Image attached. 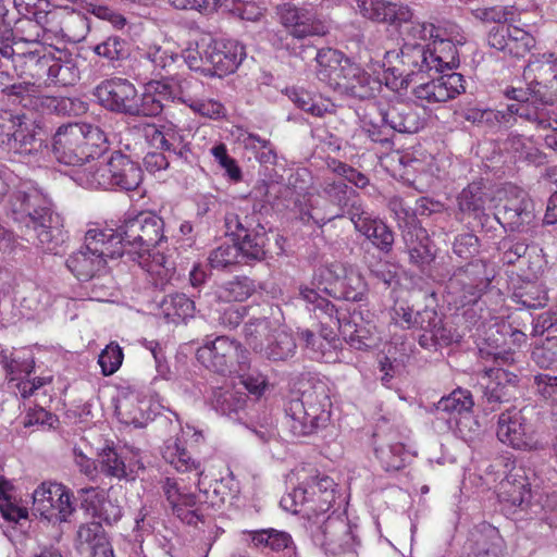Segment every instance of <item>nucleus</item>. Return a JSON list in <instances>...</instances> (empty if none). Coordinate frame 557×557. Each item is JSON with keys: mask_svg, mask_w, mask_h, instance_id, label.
Instances as JSON below:
<instances>
[{"mask_svg": "<svg viewBox=\"0 0 557 557\" xmlns=\"http://www.w3.org/2000/svg\"><path fill=\"white\" fill-rule=\"evenodd\" d=\"M359 321H362V317L357 312H354L349 320L344 319L343 334L348 337L352 346L361 349L371 346L370 341L375 332V325L369 321L364 324Z\"/></svg>", "mask_w": 557, "mask_h": 557, "instance_id": "nucleus-55", "label": "nucleus"}, {"mask_svg": "<svg viewBox=\"0 0 557 557\" xmlns=\"http://www.w3.org/2000/svg\"><path fill=\"white\" fill-rule=\"evenodd\" d=\"M250 539L255 547L268 549L276 557H295L296 544L288 532L273 528L251 531Z\"/></svg>", "mask_w": 557, "mask_h": 557, "instance_id": "nucleus-32", "label": "nucleus"}, {"mask_svg": "<svg viewBox=\"0 0 557 557\" xmlns=\"http://www.w3.org/2000/svg\"><path fill=\"white\" fill-rule=\"evenodd\" d=\"M0 46H22L23 50L42 47H53V38L48 32V25H41L37 20L30 17L18 18L12 30V38L0 37Z\"/></svg>", "mask_w": 557, "mask_h": 557, "instance_id": "nucleus-26", "label": "nucleus"}, {"mask_svg": "<svg viewBox=\"0 0 557 557\" xmlns=\"http://www.w3.org/2000/svg\"><path fill=\"white\" fill-rule=\"evenodd\" d=\"M115 413L127 425L140 428L145 423V413L140 407V395L131 388H122L115 400Z\"/></svg>", "mask_w": 557, "mask_h": 557, "instance_id": "nucleus-43", "label": "nucleus"}, {"mask_svg": "<svg viewBox=\"0 0 557 557\" xmlns=\"http://www.w3.org/2000/svg\"><path fill=\"white\" fill-rule=\"evenodd\" d=\"M21 47L0 46V54L12 59L14 73L18 79L34 81L42 89L47 85V75L50 63L53 61V47L27 50H23Z\"/></svg>", "mask_w": 557, "mask_h": 557, "instance_id": "nucleus-16", "label": "nucleus"}, {"mask_svg": "<svg viewBox=\"0 0 557 557\" xmlns=\"http://www.w3.org/2000/svg\"><path fill=\"white\" fill-rule=\"evenodd\" d=\"M394 26L398 28L404 42L426 39L444 40L440 37V30L434 24L413 20V13L409 8L408 16H405L404 20H397Z\"/></svg>", "mask_w": 557, "mask_h": 557, "instance_id": "nucleus-48", "label": "nucleus"}, {"mask_svg": "<svg viewBox=\"0 0 557 557\" xmlns=\"http://www.w3.org/2000/svg\"><path fill=\"white\" fill-rule=\"evenodd\" d=\"M300 296L305 301L312 305L310 310L313 311L314 317L320 320L322 325L319 335H315L310 330H304L300 332V338L318 357L324 358L327 352H331L332 348L336 347L338 338H336L333 327L344 329V319L339 317L335 305L329 299L321 297L315 289L301 287Z\"/></svg>", "mask_w": 557, "mask_h": 557, "instance_id": "nucleus-11", "label": "nucleus"}, {"mask_svg": "<svg viewBox=\"0 0 557 557\" xmlns=\"http://www.w3.org/2000/svg\"><path fill=\"white\" fill-rule=\"evenodd\" d=\"M535 44L536 40L531 33L512 25L505 54L517 59L524 58L535 47Z\"/></svg>", "mask_w": 557, "mask_h": 557, "instance_id": "nucleus-62", "label": "nucleus"}, {"mask_svg": "<svg viewBox=\"0 0 557 557\" xmlns=\"http://www.w3.org/2000/svg\"><path fill=\"white\" fill-rule=\"evenodd\" d=\"M385 115L392 133L414 134L423 127V120L417 111L404 102L387 106Z\"/></svg>", "mask_w": 557, "mask_h": 557, "instance_id": "nucleus-40", "label": "nucleus"}, {"mask_svg": "<svg viewBox=\"0 0 557 557\" xmlns=\"http://www.w3.org/2000/svg\"><path fill=\"white\" fill-rule=\"evenodd\" d=\"M47 78V85L44 88L74 86L79 79V70L75 60L71 55H65L63 59L61 55L55 57L53 54Z\"/></svg>", "mask_w": 557, "mask_h": 557, "instance_id": "nucleus-49", "label": "nucleus"}, {"mask_svg": "<svg viewBox=\"0 0 557 557\" xmlns=\"http://www.w3.org/2000/svg\"><path fill=\"white\" fill-rule=\"evenodd\" d=\"M95 96L110 111L138 116V94L124 78H111L96 87Z\"/></svg>", "mask_w": 557, "mask_h": 557, "instance_id": "nucleus-21", "label": "nucleus"}, {"mask_svg": "<svg viewBox=\"0 0 557 557\" xmlns=\"http://www.w3.org/2000/svg\"><path fill=\"white\" fill-rule=\"evenodd\" d=\"M523 78L541 100L557 98V58L553 52L532 54L523 70Z\"/></svg>", "mask_w": 557, "mask_h": 557, "instance_id": "nucleus-19", "label": "nucleus"}, {"mask_svg": "<svg viewBox=\"0 0 557 557\" xmlns=\"http://www.w3.org/2000/svg\"><path fill=\"white\" fill-rule=\"evenodd\" d=\"M172 92L169 77L148 82L141 96H138V116L161 114L164 107L172 103Z\"/></svg>", "mask_w": 557, "mask_h": 557, "instance_id": "nucleus-29", "label": "nucleus"}, {"mask_svg": "<svg viewBox=\"0 0 557 557\" xmlns=\"http://www.w3.org/2000/svg\"><path fill=\"white\" fill-rule=\"evenodd\" d=\"M507 193L509 196L499 207L498 213L503 214L504 220L511 226L519 227L530 223L533 212L527 193L517 187L510 188Z\"/></svg>", "mask_w": 557, "mask_h": 557, "instance_id": "nucleus-33", "label": "nucleus"}, {"mask_svg": "<svg viewBox=\"0 0 557 557\" xmlns=\"http://www.w3.org/2000/svg\"><path fill=\"white\" fill-rule=\"evenodd\" d=\"M459 52L451 40L431 44L404 42L399 51L388 50L383 58V78L393 91L408 88L411 77L431 71L443 73L459 66Z\"/></svg>", "mask_w": 557, "mask_h": 557, "instance_id": "nucleus-1", "label": "nucleus"}, {"mask_svg": "<svg viewBox=\"0 0 557 557\" xmlns=\"http://www.w3.org/2000/svg\"><path fill=\"white\" fill-rule=\"evenodd\" d=\"M360 127L371 141L383 146L392 144V129L384 107L376 103L369 106L361 117Z\"/></svg>", "mask_w": 557, "mask_h": 557, "instance_id": "nucleus-38", "label": "nucleus"}, {"mask_svg": "<svg viewBox=\"0 0 557 557\" xmlns=\"http://www.w3.org/2000/svg\"><path fill=\"white\" fill-rule=\"evenodd\" d=\"M172 92V103H181L191 108L200 96L205 94L202 81L193 76L174 78L169 77Z\"/></svg>", "mask_w": 557, "mask_h": 557, "instance_id": "nucleus-51", "label": "nucleus"}, {"mask_svg": "<svg viewBox=\"0 0 557 557\" xmlns=\"http://www.w3.org/2000/svg\"><path fill=\"white\" fill-rule=\"evenodd\" d=\"M48 32L54 39L78 42L85 38L88 29L86 16L67 7L48 11L45 15Z\"/></svg>", "mask_w": 557, "mask_h": 557, "instance_id": "nucleus-24", "label": "nucleus"}, {"mask_svg": "<svg viewBox=\"0 0 557 557\" xmlns=\"http://www.w3.org/2000/svg\"><path fill=\"white\" fill-rule=\"evenodd\" d=\"M65 265L78 281L86 282L99 275L107 263L99 255H95L81 246L79 249L67 257Z\"/></svg>", "mask_w": 557, "mask_h": 557, "instance_id": "nucleus-37", "label": "nucleus"}, {"mask_svg": "<svg viewBox=\"0 0 557 557\" xmlns=\"http://www.w3.org/2000/svg\"><path fill=\"white\" fill-rule=\"evenodd\" d=\"M487 382L484 384V398L494 411L503 403L517 398L519 377L513 372L503 368H490L484 371Z\"/></svg>", "mask_w": 557, "mask_h": 557, "instance_id": "nucleus-25", "label": "nucleus"}, {"mask_svg": "<svg viewBox=\"0 0 557 557\" xmlns=\"http://www.w3.org/2000/svg\"><path fill=\"white\" fill-rule=\"evenodd\" d=\"M92 51L108 61H120L128 55V44L120 36L113 35L95 45Z\"/></svg>", "mask_w": 557, "mask_h": 557, "instance_id": "nucleus-64", "label": "nucleus"}, {"mask_svg": "<svg viewBox=\"0 0 557 557\" xmlns=\"http://www.w3.org/2000/svg\"><path fill=\"white\" fill-rule=\"evenodd\" d=\"M108 148L104 132L90 124L61 125L53 136L52 153L65 165H83Z\"/></svg>", "mask_w": 557, "mask_h": 557, "instance_id": "nucleus-6", "label": "nucleus"}, {"mask_svg": "<svg viewBox=\"0 0 557 557\" xmlns=\"http://www.w3.org/2000/svg\"><path fill=\"white\" fill-rule=\"evenodd\" d=\"M111 170L113 187L134 190L141 182L140 166L120 151H114L111 154Z\"/></svg>", "mask_w": 557, "mask_h": 557, "instance_id": "nucleus-39", "label": "nucleus"}, {"mask_svg": "<svg viewBox=\"0 0 557 557\" xmlns=\"http://www.w3.org/2000/svg\"><path fill=\"white\" fill-rule=\"evenodd\" d=\"M107 537L106 530L101 522L90 521L82 523L75 536L76 548L81 552H88L91 547Z\"/></svg>", "mask_w": 557, "mask_h": 557, "instance_id": "nucleus-61", "label": "nucleus"}, {"mask_svg": "<svg viewBox=\"0 0 557 557\" xmlns=\"http://www.w3.org/2000/svg\"><path fill=\"white\" fill-rule=\"evenodd\" d=\"M44 202L37 193L15 191L10 199L12 219L27 242L44 252L58 255L67 238L66 232L60 215Z\"/></svg>", "mask_w": 557, "mask_h": 557, "instance_id": "nucleus-4", "label": "nucleus"}, {"mask_svg": "<svg viewBox=\"0 0 557 557\" xmlns=\"http://www.w3.org/2000/svg\"><path fill=\"white\" fill-rule=\"evenodd\" d=\"M295 210L304 224L318 227H323L327 222L339 218V213L333 212L320 191L300 195L295 201Z\"/></svg>", "mask_w": 557, "mask_h": 557, "instance_id": "nucleus-28", "label": "nucleus"}, {"mask_svg": "<svg viewBox=\"0 0 557 557\" xmlns=\"http://www.w3.org/2000/svg\"><path fill=\"white\" fill-rule=\"evenodd\" d=\"M403 239L410 261L423 267L434 260V253L431 250V239L425 228L420 225L408 226L403 233Z\"/></svg>", "mask_w": 557, "mask_h": 557, "instance_id": "nucleus-36", "label": "nucleus"}, {"mask_svg": "<svg viewBox=\"0 0 557 557\" xmlns=\"http://www.w3.org/2000/svg\"><path fill=\"white\" fill-rule=\"evenodd\" d=\"M488 195L482 182H472L465 187L457 197L460 213L474 220L485 215V206Z\"/></svg>", "mask_w": 557, "mask_h": 557, "instance_id": "nucleus-42", "label": "nucleus"}, {"mask_svg": "<svg viewBox=\"0 0 557 557\" xmlns=\"http://www.w3.org/2000/svg\"><path fill=\"white\" fill-rule=\"evenodd\" d=\"M320 193L327 200L330 208L335 213H339V218L344 216L345 207L356 190L349 187L344 180L325 178L321 185Z\"/></svg>", "mask_w": 557, "mask_h": 557, "instance_id": "nucleus-52", "label": "nucleus"}, {"mask_svg": "<svg viewBox=\"0 0 557 557\" xmlns=\"http://www.w3.org/2000/svg\"><path fill=\"white\" fill-rule=\"evenodd\" d=\"M162 458L178 472H194L197 481L195 488L188 485L182 478H165L161 488L166 507L181 522L197 527L203 523L209 505L202 499L200 478L203 467L200 460L191 457L184 443L180 438H169L162 447Z\"/></svg>", "mask_w": 557, "mask_h": 557, "instance_id": "nucleus-2", "label": "nucleus"}, {"mask_svg": "<svg viewBox=\"0 0 557 557\" xmlns=\"http://www.w3.org/2000/svg\"><path fill=\"white\" fill-rule=\"evenodd\" d=\"M474 401L468 389L457 388L449 395L443 396L437 403V410L449 414H462L471 412Z\"/></svg>", "mask_w": 557, "mask_h": 557, "instance_id": "nucleus-59", "label": "nucleus"}, {"mask_svg": "<svg viewBox=\"0 0 557 557\" xmlns=\"http://www.w3.org/2000/svg\"><path fill=\"white\" fill-rule=\"evenodd\" d=\"M315 542L326 554L338 556L349 550L354 535L347 517L344 513L332 510L318 523H308Z\"/></svg>", "mask_w": 557, "mask_h": 557, "instance_id": "nucleus-17", "label": "nucleus"}, {"mask_svg": "<svg viewBox=\"0 0 557 557\" xmlns=\"http://www.w3.org/2000/svg\"><path fill=\"white\" fill-rule=\"evenodd\" d=\"M288 98L302 111L317 117H323L336 112L335 104L320 95H312L304 88L287 89Z\"/></svg>", "mask_w": 557, "mask_h": 557, "instance_id": "nucleus-47", "label": "nucleus"}, {"mask_svg": "<svg viewBox=\"0 0 557 557\" xmlns=\"http://www.w3.org/2000/svg\"><path fill=\"white\" fill-rule=\"evenodd\" d=\"M357 232L366 236L383 253H389L394 245V232L379 218H369L357 224Z\"/></svg>", "mask_w": 557, "mask_h": 557, "instance_id": "nucleus-50", "label": "nucleus"}, {"mask_svg": "<svg viewBox=\"0 0 557 557\" xmlns=\"http://www.w3.org/2000/svg\"><path fill=\"white\" fill-rule=\"evenodd\" d=\"M206 52L212 75L219 77L233 74L247 55L246 47L236 39H209Z\"/></svg>", "mask_w": 557, "mask_h": 557, "instance_id": "nucleus-23", "label": "nucleus"}, {"mask_svg": "<svg viewBox=\"0 0 557 557\" xmlns=\"http://www.w3.org/2000/svg\"><path fill=\"white\" fill-rule=\"evenodd\" d=\"M331 409L327 384L319 379H310L302 383L299 397L285 404V423L294 436H308L329 424Z\"/></svg>", "mask_w": 557, "mask_h": 557, "instance_id": "nucleus-5", "label": "nucleus"}, {"mask_svg": "<svg viewBox=\"0 0 557 557\" xmlns=\"http://www.w3.org/2000/svg\"><path fill=\"white\" fill-rule=\"evenodd\" d=\"M490 468L504 474L496 485V494L502 504L521 509L531 504V482L523 466L518 465L510 456H500Z\"/></svg>", "mask_w": 557, "mask_h": 557, "instance_id": "nucleus-14", "label": "nucleus"}, {"mask_svg": "<svg viewBox=\"0 0 557 557\" xmlns=\"http://www.w3.org/2000/svg\"><path fill=\"white\" fill-rule=\"evenodd\" d=\"M317 77L332 89L364 97L368 74L336 49L323 48L317 52Z\"/></svg>", "mask_w": 557, "mask_h": 557, "instance_id": "nucleus-7", "label": "nucleus"}, {"mask_svg": "<svg viewBox=\"0 0 557 557\" xmlns=\"http://www.w3.org/2000/svg\"><path fill=\"white\" fill-rule=\"evenodd\" d=\"M534 394L557 414V375L539 373L533 380Z\"/></svg>", "mask_w": 557, "mask_h": 557, "instance_id": "nucleus-63", "label": "nucleus"}, {"mask_svg": "<svg viewBox=\"0 0 557 557\" xmlns=\"http://www.w3.org/2000/svg\"><path fill=\"white\" fill-rule=\"evenodd\" d=\"M295 349L296 344L293 336L286 331L277 329L273 331L261 354L269 359L278 361L292 357Z\"/></svg>", "mask_w": 557, "mask_h": 557, "instance_id": "nucleus-56", "label": "nucleus"}, {"mask_svg": "<svg viewBox=\"0 0 557 557\" xmlns=\"http://www.w3.org/2000/svg\"><path fill=\"white\" fill-rule=\"evenodd\" d=\"M160 308L166 320L172 323L183 322L193 318L195 313V302L182 293L166 295Z\"/></svg>", "mask_w": 557, "mask_h": 557, "instance_id": "nucleus-54", "label": "nucleus"}, {"mask_svg": "<svg viewBox=\"0 0 557 557\" xmlns=\"http://www.w3.org/2000/svg\"><path fill=\"white\" fill-rule=\"evenodd\" d=\"M273 332L270 329V321L265 318L253 319L245 324L244 335L247 344L258 352H262L265 343Z\"/></svg>", "mask_w": 557, "mask_h": 557, "instance_id": "nucleus-60", "label": "nucleus"}, {"mask_svg": "<svg viewBox=\"0 0 557 557\" xmlns=\"http://www.w3.org/2000/svg\"><path fill=\"white\" fill-rule=\"evenodd\" d=\"M33 511L53 524L66 522L75 511L73 494L61 483L42 482L33 493Z\"/></svg>", "mask_w": 557, "mask_h": 557, "instance_id": "nucleus-15", "label": "nucleus"}, {"mask_svg": "<svg viewBox=\"0 0 557 557\" xmlns=\"http://www.w3.org/2000/svg\"><path fill=\"white\" fill-rule=\"evenodd\" d=\"M505 545L496 528L484 524L465 557H504Z\"/></svg>", "mask_w": 557, "mask_h": 557, "instance_id": "nucleus-46", "label": "nucleus"}, {"mask_svg": "<svg viewBox=\"0 0 557 557\" xmlns=\"http://www.w3.org/2000/svg\"><path fill=\"white\" fill-rule=\"evenodd\" d=\"M163 134L169 149L166 151L177 154L184 161L189 162L193 156L190 143L187 140L185 126L162 122Z\"/></svg>", "mask_w": 557, "mask_h": 557, "instance_id": "nucleus-57", "label": "nucleus"}, {"mask_svg": "<svg viewBox=\"0 0 557 557\" xmlns=\"http://www.w3.org/2000/svg\"><path fill=\"white\" fill-rule=\"evenodd\" d=\"M512 285L511 298L515 302L528 308H544L548 302V295L545 286L539 281H516L510 276Z\"/></svg>", "mask_w": 557, "mask_h": 557, "instance_id": "nucleus-41", "label": "nucleus"}, {"mask_svg": "<svg viewBox=\"0 0 557 557\" xmlns=\"http://www.w3.org/2000/svg\"><path fill=\"white\" fill-rule=\"evenodd\" d=\"M359 13L377 23L394 25L397 20L408 16V7L386 0H357Z\"/></svg>", "mask_w": 557, "mask_h": 557, "instance_id": "nucleus-34", "label": "nucleus"}, {"mask_svg": "<svg viewBox=\"0 0 557 557\" xmlns=\"http://www.w3.org/2000/svg\"><path fill=\"white\" fill-rule=\"evenodd\" d=\"M36 149V138L25 114L0 111V151L28 154Z\"/></svg>", "mask_w": 557, "mask_h": 557, "instance_id": "nucleus-18", "label": "nucleus"}, {"mask_svg": "<svg viewBox=\"0 0 557 557\" xmlns=\"http://www.w3.org/2000/svg\"><path fill=\"white\" fill-rule=\"evenodd\" d=\"M375 458L381 467L389 471H399L405 467V445L396 438L377 437L374 442Z\"/></svg>", "mask_w": 557, "mask_h": 557, "instance_id": "nucleus-45", "label": "nucleus"}, {"mask_svg": "<svg viewBox=\"0 0 557 557\" xmlns=\"http://www.w3.org/2000/svg\"><path fill=\"white\" fill-rule=\"evenodd\" d=\"M87 250L99 255L107 263L109 259H115L124 255L123 243L119 228H90L85 234L83 245Z\"/></svg>", "mask_w": 557, "mask_h": 557, "instance_id": "nucleus-30", "label": "nucleus"}, {"mask_svg": "<svg viewBox=\"0 0 557 557\" xmlns=\"http://www.w3.org/2000/svg\"><path fill=\"white\" fill-rule=\"evenodd\" d=\"M282 24L289 28V33L299 39L308 36H323L326 34L325 25L314 20L301 9L285 4L281 10Z\"/></svg>", "mask_w": 557, "mask_h": 557, "instance_id": "nucleus-31", "label": "nucleus"}, {"mask_svg": "<svg viewBox=\"0 0 557 557\" xmlns=\"http://www.w3.org/2000/svg\"><path fill=\"white\" fill-rule=\"evenodd\" d=\"M504 149L515 162L534 166L547 163V156L536 146L532 137L511 134L504 143Z\"/></svg>", "mask_w": 557, "mask_h": 557, "instance_id": "nucleus-35", "label": "nucleus"}, {"mask_svg": "<svg viewBox=\"0 0 557 557\" xmlns=\"http://www.w3.org/2000/svg\"><path fill=\"white\" fill-rule=\"evenodd\" d=\"M248 401V395L231 383L212 388L210 396V405L218 413L245 423Z\"/></svg>", "mask_w": 557, "mask_h": 557, "instance_id": "nucleus-27", "label": "nucleus"}, {"mask_svg": "<svg viewBox=\"0 0 557 557\" xmlns=\"http://www.w3.org/2000/svg\"><path fill=\"white\" fill-rule=\"evenodd\" d=\"M497 437L504 444L520 450L539 448V441L524 410H507L498 418Z\"/></svg>", "mask_w": 557, "mask_h": 557, "instance_id": "nucleus-20", "label": "nucleus"}, {"mask_svg": "<svg viewBox=\"0 0 557 557\" xmlns=\"http://www.w3.org/2000/svg\"><path fill=\"white\" fill-rule=\"evenodd\" d=\"M82 508L107 522L111 518L106 507L111 503L107 499L106 492L99 487H87L78 491Z\"/></svg>", "mask_w": 557, "mask_h": 557, "instance_id": "nucleus-58", "label": "nucleus"}, {"mask_svg": "<svg viewBox=\"0 0 557 557\" xmlns=\"http://www.w3.org/2000/svg\"><path fill=\"white\" fill-rule=\"evenodd\" d=\"M256 292L255 282L248 276H234L216 286L215 295L224 302H243Z\"/></svg>", "mask_w": 557, "mask_h": 557, "instance_id": "nucleus-53", "label": "nucleus"}, {"mask_svg": "<svg viewBox=\"0 0 557 557\" xmlns=\"http://www.w3.org/2000/svg\"><path fill=\"white\" fill-rule=\"evenodd\" d=\"M495 275V269L487 261H471L449 277L447 295L456 307L474 305L487 292Z\"/></svg>", "mask_w": 557, "mask_h": 557, "instance_id": "nucleus-12", "label": "nucleus"}, {"mask_svg": "<svg viewBox=\"0 0 557 557\" xmlns=\"http://www.w3.org/2000/svg\"><path fill=\"white\" fill-rule=\"evenodd\" d=\"M339 492L330 476H318L305 487H297L283 497L282 506L295 515H300L308 523H318L330 515Z\"/></svg>", "mask_w": 557, "mask_h": 557, "instance_id": "nucleus-8", "label": "nucleus"}, {"mask_svg": "<svg viewBox=\"0 0 557 557\" xmlns=\"http://www.w3.org/2000/svg\"><path fill=\"white\" fill-rule=\"evenodd\" d=\"M312 284L334 298L348 301H363L368 295V284L359 270L339 261L319 267Z\"/></svg>", "mask_w": 557, "mask_h": 557, "instance_id": "nucleus-10", "label": "nucleus"}, {"mask_svg": "<svg viewBox=\"0 0 557 557\" xmlns=\"http://www.w3.org/2000/svg\"><path fill=\"white\" fill-rule=\"evenodd\" d=\"M111 158L107 162H96L78 169L75 172L74 181L89 189H111L113 181L111 177Z\"/></svg>", "mask_w": 557, "mask_h": 557, "instance_id": "nucleus-44", "label": "nucleus"}, {"mask_svg": "<svg viewBox=\"0 0 557 557\" xmlns=\"http://www.w3.org/2000/svg\"><path fill=\"white\" fill-rule=\"evenodd\" d=\"M117 228L124 253L132 255V259L149 274L151 283L163 289L174 269L168 265L163 253L153 252L159 244L166 240L162 218L151 211H143L126 218Z\"/></svg>", "mask_w": 557, "mask_h": 557, "instance_id": "nucleus-3", "label": "nucleus"}, {"mask_svg": "<svg viewBox=\"0 0 557 557\" xmlns=\"http://www.w3.org/2000/svg\"><path fill=\"white\" fill-rule=\"evenodd\" d=\"M466 91V81L460 73H448L413 88L414 98L421 106H434L457 98Z\"/></svg>", "mask_w": 557, "mask_h": 557, "instance_id": "nucleus-22", "label": "nucleus"}, {"mask_svg": "<svg viewBox=\"0 0 557 557\" xmlns=\"http://www.w3.org/2000/svg\"><path fill=\"white\" fill-rule=\"evenodd\" d=\"M226 232L235 237L242 258L246 261H262L268 253L269 238L267 231L256 211L239 215L227 213L225 215Z\"/></svg>", "mask_w": 557, "mask_h": 557, "instance_id": "nucleus-13", "label": "nucleus"}, {"mask_svg": "<svg viewBox=\"0 0 557 557\" xmlns=\"http://www.w3.org/2000/svg\"><path fill=\"white\" fill-rule=\"evenodd\" d=\"M196 358L208 371L222 376L242 375L250 366L248 350L225 335L206 341L197 349Z\"/></svg>", "mask_w": 557, "mask_h": 557, "instance_id": "nucleus-9", "label": "nucleus"}]
</instances>
